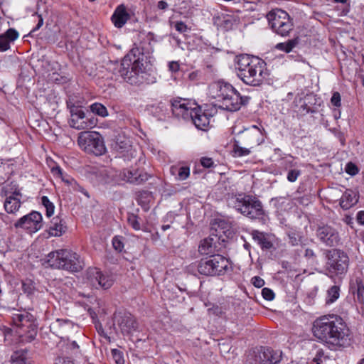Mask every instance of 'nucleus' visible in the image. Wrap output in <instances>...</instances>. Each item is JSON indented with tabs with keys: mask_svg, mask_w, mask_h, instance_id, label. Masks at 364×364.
Segmentation results:
<instances>
[{
	"mask_svg": "<svg viewBox=\"0 0 364 364\" xmlns=\"http://www.w3.org/2000/svg\"><path fill=\"white\" fill-rule=\"evenodd\" d=\"M153 35L148 33L122 60L119 73L128 83L139 85L147 80L150 55L154 50Z\"/></svg>",
	"mask_w": 364,
	"mask_h": 364,
	"instance_id": "nucleus-1",
	"label": "nucleus"
},
{
	"mask_svg": "<svg viewBox=\"0 0 364 364\" xmlns=\"http://www.w3.org/2000/svg\"><path fill=\"white\" fill-rule=\"evenodd\" d=\"M312 331L314 336L330 350H337L350 345V330L338 315L328 314L316 318Z\"/></svg>",
	"mask_w": 364,
	"mask_h": 364,
	"instance_id": "nucleus-2",
	"label": "nucleus"
},
{
	"mask_svg": "<svg viewBox=\"0 0 364 364\" xmlns=\"http://www.w3.org/2000/svg\"><path fill=\"white\" fill-rule=\"evenodd\" d=\"M235 68L238 77L250 86L262 85L267 76L264 61L246 54L237 57Z\"/></svg>",
	"mask_w": 364,
	"mask_h": 364,
	"instance_id": "nucleus-3",
	"label": "nucleus"
},
{
	"mask_svg": "<svg viewBox=\"0 0 364 364\" xmlns=\"http://www.w3.org/2000/svg\"><path fill=\"white\" fill-rule=\"evenodd\" d=\"M231 270L232 266L230 260L219 254L203 258L186 267V271L188 273L193 275L199 274L205 277L223 276Z\"/></svg>",
	"mask_w": 364,
	"mask_h": 364,
	"instance_id": "nucleus-4",
	"label": "nucleus"
},
{
	"mask_svg": "<svg viewBox=\"0 0 364 364\" xmlns=\"http://www.w3.org/2000/svg\"><path fill=\"white\" fill-rule=\"evenodd\" d=\"M227 203L229 207L251 219H259L264 215L261 202L250 196L231 195L228 197Z\"/></svg>",
	"mask_w": 364,
	"mask_h": 364,
	"instance_id": "nucleus-5",
	"label": "nucleus"
},
{
	"mask_svg": "<svg viewBox=\"0 0 364 364\" xmlns=\"http://www.w3.org/2000/svg\"><path fill=\"white\" fill-rule=\"evenodd\" d=\"M79 147L88 154L101 156L106 151L103 137L97 132H82L77 137Z\"/></svg>",
	"mask_w": 364,
	"mask_h": 364,
	"instance_id": "nucleus-6",
	"label": "nucleus"
},
{
	"mask_svg": "<svg viewBox=\"0 0 364 364\" xmlns=\"http://www.w3.org/2000/svg\"><path fill=\"white\" fill-rule=\"evenodd\" d=\"M267 18L272 30L281 36H288L293 30L292 19L284 10L273 9L267 14Z\"/></svg>",
	"mask_w": 364,
	"mask_h": 364,
	"instance_id": "nucleus-7",
	"label": "nucleus"
},
{
	"mask_svg": "<svg viewBox=\"0 0 364 364\" xmlns=\"http://www.w3.org/2000/svg\"><path fill=\"white\" fill-rule=\"evenodd\" d=\"M13 323L17 328L16 333L20 337L24 338L26 341H31L37 334V325L32 315L25 313L14 314Z\"/></svg>",
	"mask_w": 364,
	"mask_h": 364,
	"instance_id": "nucleus-8",
	"label": "nucleus"
},
{
	"mask_svg": "<svg viewBox=\"0 0 364 364\" xmlns=\"http://www.w3.org/2000/svg\"><path fill=\"white\" fill-rule=\"evenodd\" d=\"M282 353L266 347H260L250 351L247 355V364H278Z\"/></svg>",
	"mask_w": 364,
	"mask_h": 364,
	"instance_id": "nucleus-9",
	"label": "nucleus"
},
{
	"mask_svg": "<svg viewBox=\"0 0 364 364\" xmlns=\"http://www.w3.org/2000/svg\"><path fill=\"white\" fill-rule=\"evenodd\" d=\"M97 119L87 117L81 107L70 105V127L76 129H88L97 125Z\"/></svg>",
	"mask_w": 364,
	"mask_h": 364,
	"instance_id": "nucleus-10",
	"label": "nucleus"
},
{
	"mask_svg": "<svg viewBox=\"0 0 364 364\" xmlns=\"http://www.w3.org/2000/svg\"><path fill=\"white\" fill-rule=\"evenodd\" d=\"M43 225V220L41 213L35 210L20 218L14 223V227L16 229H21L31 235L39 231Z\"/></svg>",
	"mask_w": 364,
	"mask_h": 364,
	"instance_id": "nucleus-11",
	"label": "nucleus"
},
{
	"mask_svg": "<svg viewBox=\"0 0 364 364\" xmlns=\"http://www.w3.org/2000/svg\"><path fill=\"white\" fill-rule=\"evenodd\" d=\"M1 196L5 197L4 209L8 213H16L21 207V193L15 184L9 183L2 187Z\"/></svg>",
	"mask_w": 364,
	"mask_h": 364,
	"instance_id": "nucleus-12",
	"label": "nucleus"
},
{
	"mask_svg": "<svg viewBox=\"0 0 364 364\" xmlns=\"http://www.w3.org/2000/svg\"><path fill=\"white\" fill-rule=\"evenodd\" d=\"M87 282L96 289H109L114 282V277L109 272H103L97 268H90L87 272Z\"/></svg>",
	"mask_w": 364,
	"mask_h": 364,
	"instance_id": "nucleus-13",
	"label": "nucleus"
},
{
	"mask_svg": "<svg viewBox=\"0 0 364 364\" xmlns=\"http://www.w3.org/2000/svg\"><path fill=\"white\" fill-rule=\"evenodd\" d=\"M349 258L348 255L338 250L330 252L327 267L329 272L335 274H345L348 268Z\"/></svg>",
	"mask_w": 364,
	"mask_h": 364,
	"instance_id": "nucleus-14",
	"label": "nucleus"
},
{
	"mask_svg": "<svg viewBox=\"0 0 364 364\" xmlns=\"http://www.w3.org/2000/svg\"><path fill=\"white\" fill-rule=\"evenodd\" d=\"M236 139L237 142H241V144L250 148L258 146L264 141L262 131L255 125L239 132Z\"/></svg>",
	"mask_w": 364,
	"mask_h": 364,
	"instance_id": "nucleus-15",
	"label": "nucleus"
},
{
	"mask_svg": "<svg viewBox=\"0 0 364 364\" xmlns=\"http://www.w3.org/2000/svg\"><path fill=\"white\" fill-rule=\"evenodd\" d=\"M198 108V105L195 101L178 98L171 101V110L173 114L177 118H181L186 121H189L191 114L194 109Z\"/></svg>",
	"mask_w": 364,
	"mask_h": 364,
	"instance_id": "nucleus-16",
	"label": "nucleus"
},
{
	"mask_svg": "<svg viewBox=\"0 0 364 364\" xmlns=\"http://www.w3.org/2000/svg\"><path fill=\"white\" fill-rule=\"evenodd\" d=\"M249 100V97L241 96L240 92L233 87L228 95L220 103V107L230 112H235L240 109L242 105L247 104Z\"/></svg>",
	"mask_w": 364,
	"mask_h": 364,
	"instance_id": "nucleus-17",
	"label": "nucleus"
},
{
	"mask_svg": "<svg viewBox=\"0 0 364 364\" xmlns=\"http://www.w3.org/2000/svg\"><path fill=\"white\" fill-rule=\"evenodd\" d=\"M215 112V109L213 107L203 110L198 106V108L194 109V112H192L189 121H191L197 129L205 131L209 127L210 117Z\"/></svg>",
	"mask_w": 364,
	"mask_h": 364,
	"instance_id": "nucleus-18",
	"label": "nucleus"
},
{
	"mask_svg": "<svg viewBox=\"0 0 364 364\" xmlns=\"http://www.w3.org/2000/svg\"><path fill=\"white\" fill-rule=\"evenodd\" d=\"M87 176L94 186L105 185L112 182V171L101 167H90L87 171Z\"/></svg>",
	"mask_w": 364,
	"mask_h": 364,
	"instance_id": "nucleus-19",
	"label": "nucleus"
},
{
	"mask_svg": "<svg viewBox=\"0 0 364 364\" xmlns=\"http://www.w3.org/2000/svg\"><path fill=\"white\" fill-rule=\"evenodd\" d=\"M114 319L119 325L124 335H129L138 328V323L134 317L129 313L117 312L114 314Z\"/></svg>",
	"mask_w": 364,
	"mask_h": 364,
	"instance_id": "nucleus-20",
	"label": "nucleus"
},
{
	"mask_svg": "<svg viewBox=\"0 0 364 364\" xmlns=\"http://www.w3.org/2000/svg\"><path fill=\"white\" fill-rule=\"evenodd\" d=\"M316 235L321 242L329 247L338 245L340 241L338 231L329 225L318 227Z\"/></svg>",
	"mask_w": 364,
	"mask_h": 364,
	"instance_id": "nucleus-21",
	"label": "nucleus"
},
{
	"mask_svg": "<svg viewBox=\"0 0 364 364\" xmlns=\"http://www.w3.org/2000/svg\"><path fill=\"white\" fill-rule=\"evenodd\" d=\"M120 179L127 183L139 185L149 179L146 173L138 169H124L119 173Z\"/></svg>",
	"mask_w": 364,
	"mask_h": 364,
	"instance_id": "nucleus-22",
	"label": "nucleus"
},
{
	"mask_svg": "<svg viewBox=\"0 0 364 364\" xmlns=\"http://www.w3.org/2000/svg\"><path fill=\"white\" fill-rule=\"evenodd\" d=\"M232 88V85L228 82H214L209 86L208 94L210 97L216 99L220 103L228 95Z\"/></svg>",
	"mask_w": 364,
	"mask_h": 364,
	"instance_id": "nucleus-23",
	"label": "nucleus"
},
{
	"mask_svg": "<svg viewBox=\"0 0 364 364\" xmlns=\"http://www.w3.org/2000/svg\"><path fill=\"white\" fill-rule=\"evenodd\" d=\"M68 260V251L60 250L50 252L45 261L48 266L57 269H65Z\"/></svg>",
	"mask_w": 364,
	"mask_h": 364,
	"instance_id": "nucleus-24",
	"label": "nucleus"
},
{
	"mask_svg": "<svg viewBox=\"0 0 364 364\" xmlns=\"http://www.w3.org/2000/svg\"><path fill=\"white\" fill-rule=\"evenodd\" d=\"M130 16L124 5L118 6L114 11L111 20L117 28H122L129 19Z\"/></svg>",
	"mask_w": 364,
	"mask_h": 364,
	"instance_id": "nucleus-25",
	"label": "nucleus"
},
{
	"mask_svg": "<svg viewBox=\"0 0 364 364\" xmlns=\"http://www.w3.org/2000/svg\"><path fill=\"white\" fill-rule=\"evenodd\" d=\"M215 24L218 26L228 31L232 28L237 23V18L235 16L222 14L214 18Z\"/></svg>",
	"mask_w": 364,
	"mask_h": 364,
	"instance_id": "nucleus-26",
	"label": "nucleus"
},
{
	"mask_svg": "<svg viewBox=\"0 0 364 364\" xmlns=\"http://www.w3.org/2000/svg\"><path fill=\"white\" fill-rule=\"evenodd\" d=\"M18 36V33L14 28H9L4 34L0 35V52L9 50L10 43L17 39Z\"/></svg>",
	"mask_w": 364,
	"mask_h": 364,
	"instance_id": "nucleus-27",
	"label": "nucleus"
},
{
	"mask_svg": "<svg viewBox=\"0 0 364 364\" xmlns=\"http://www.w3.org/2000/svg\"><path fill=\"white\" fill-rule=\"evenodd\" d=\"M86 359L83 355L80 345L76 341L70 343V363L81 364L85 363Z\"/></svg>",
	"mask_w": 364,
	"mask_h": 364,
	"instance_id": "nucleus-28",
	"label": "nucleus"
},
{
	"mask_svg": "<svg viewBox=\"0 0 364 364\" xmlns=\"http://www.w3.org/2000/svg\"><path fill=\"white\" fill-rule=\"evenodd\" d=\"M251 235L253 240L256 242L262 250H269L272 247L273 244L267 234L255 230L251 232Z\"/></svg>",
	"mask_w": 364,
	"mask_h": 364,
	"instance_id": "nucleus-29",
	"label": "nucleus"
},
{
	"mask_svg": "<svg viewBox=\"0 0 364 364\" xmlns=\"http://www.w3.org/2000/svg\"><path fill=\"white\" fill-rule=\"evenodd\" d=\"M217 242L213 237H207L200 241L198 251L201 255H215L217 251Z\"/></svg>",
	"mask_w": 364,
	"mask_h": 364,
	"instance_id": "nucleus-30",
	"label": "nucleus"
},
{
	"mask_svg": "<svg viewBox=\"0 0 364 364\" xmlns=\"http://www.w3.org/2000/svg\"><path fill=\"white\" fill-rule=\"evenodd\" d=\"M358 201V197L352 190H346L340 200V205L344 210H348L355 205Z\"/></svg>",
	"mask_w": 364,
	"mask_h": 364,
	"instance_id": "nucleus-31",
	"label": "nucleus"
},
{
	"mask_svg": "<svg viewBox=\"0 0 364 364\" xmlns=\"http://www.w3.org/2000/svg\"><path fill=\"white\" fill-rule=\"evenodd\" d=\"M170 173L175 176L176 181H184L190 176V168L186 166H172L170 168Z\"/></svg>",
	"mask_w": 364,
	"mask_h": 364,
	"instance_id": "nucleus-32",
	"label": "nucleus"
},
{
	"mask_svg": "<svg viewBox=\"0 0 364 364\" xmlns=\"http://www.w3.org/2000/svg\"><path fill=\"white\" fill-rule=\"evenodd\" d=\"M83 262L76 252H70V272H79L82 269Z\"/></svg>",
	"mask_w": 364,
	"mask_h": 364,
	"instance_id": "nucleus-33",
	"label": "nucleus"
},
{
	"mask_svg": "<svg viewBox=\"0 0 364 364\" xmlns=\"http://www.w3.org/2000/svg\"><path fill=\"white\" fill-rule=\"evenodd\" d=\"M64 232V228L59 218H53L52 225L49 228L48 234L50 236L58 237Z\"/></svg>",
	"mask_w": 364,
	"mask_h": 364,
	"instance_id": "nucleus-34",
	"label": "nucleus"
},
{
	"mask_svg": "<svg viewBox=\"0 0 364 364\" xmlns=\"http://www.w3.org/2000/svg\"><path fill=\"white\" fill-rule=\"evenodd\" d=\"M340 296V287L336 285L331 287L327 291L326 304L331 305L333 304Z\"/></svg>",
	"mask_w": 364,
	"mask_h": 364,
	"instance_id": "nucleus-35",
	"label": "nucleus"
},
{
	"mask_svg": "<svg viewBox=\"0 0 364 364\" xmlns=\"http://www.w3.org/2000/svg\"><path fill=\"white\" fill-rule=\"evenodd\" d=\"M243 145L241 142H237V139L234 140L233 149L232 151L234 153V156L237 157H241L247 156L250 154V149L249 146L243 147Z\"/></svg>",
	"mask_w": 364,
	"mask_h": 364,
	"instance_id": "nucleus-36",
	"label": "nucleus"
},
{
	"mask_svg": "<svg viewBox=\"0 0 364 364\" xmlns=\"http://www.w3.org/2000/svg\"><path fill=\"white\" fill-rule=\"evenodd\" d=\"M13 364H31V361L27 357V352L19 350L15 352L11 356Z\"/></svg>",
	"mask_w": 364,
	"mask_h": 364,
	"instance_id": "nucleus-37",
	"label": "nucleus"
},
{
	"mask_svg": "<svg viewBox=\"0 0 364 364\" xmlns=\"http://www.w3.org/2000/svg\"><path fill=\"white\" fill-rule=\"evenodd\" d=\"M299 43V38H295L284 43H279L276 45V48L286 53L291 52Z\"/></svg>",
	"mask_w": 364,
	"mask_h": 364,
	"instance_id": "nucleus-38",
	"label": "nucleus"
},
{
	"mask_svg": "<svg viewBox=\"0 0 364 364\" xmlns=\"http://www.w3.org/2000/svg\"><path fill=\"white\" fill-rule=\"evenodd\" d=\"M90 110L95 114L105 117L108 116V111L105 106L101 103L95 102L90 105Z\"/></svg>",
	"mask_w": 364,
	"mask_h": 364,
	"instance_id": "nucleus-39",
	"label": "nucleus"
},
{
	"mask_svg": "<svg viewBox=\"0 0 364 364\" xmlns=\"http://www.w3.org/2000/svg\"><path fill=\"white\" fill-rule=\"evenodd\" d=\"M41 204L46 208V215L48 218L51 217L54 214L55 206L47 196H43L41 199Z\"/></svg>",
	"mask_w": 364,
	"mask_h": 364,
	"instance_id": "nucleus-40",
	"label": "nucleus"
},
{
	"mask_svg": "<svg viewBox=\"0 0 364 364\" xmlns=\"http://www.w3.org/2000/svg\"><path fill=\"white\" fill-rule=\"evenodd\" d=\"M294 160L295 158L293 156L288 154L285 156V158H282L280 164L286 169L295 168L297 166V164Z\"/></svg>",
	"mask_w": 364,
	"mask_h": 364,
	"instance_id": "nucleus-41",
	"label": "nucleus"
},
{
	"mask_svg": "<svg viewBox=\"0 0 364 364\" xmlns=\"http://www.w3.org/2000/svg\"><path fill=\"white\" fill-rule=\"evenodd\" d=\"M124 238L122 236H114L112 240L113 248L118 252H122L124 247Z\"/></svg>",
	"mask_w": 364,
	"mask_h": 364,
	"instance_id": "nucleus-42",
	"label": "nucleus"
},
{
	"mask_svg": "<svg viewBox=\"0 0 364 364\" xmlns=\"http://www.w3.org/2000/svg\"><path fill=\"white\" fill-rule=\"evenodd\" d=\"M289 242L292 246L299 245L301 242L302 236L299 232H291L288 234Z\"/></svg>",
	"mask_w": 364,
	"mask_h": 364,
	"instance_id": "nucleus-43",
	"label": "nucleus"
},
{
	"mask_svg": "<svg viewBox=\"0 0 364 364\" xmlns=\"http://www.w3.org/2000/svg\"><path fill=\"white\" fill-rule=\"evenodd\" d=\"M127 221L129 225L135 230H141V225L139 218L134 215L131 214L128 216Z\"/></svg>",
	"mask_w": 364,
	"mask_h": 364,
	"instance_id": "nucleus-44",
	"label": "nucleus"
},
{
	"mask_svg": "<svg viewBox=\"0 0 364 364\" xmlns=\"http://www.w3.org/2000/svg\"><path fill=\"white\" fill-rule=\"evenodd\" d=\"M112 355L116 364H124V359L122 352L117 349L112 350Z\"/></svg>",
	"mask_w": 364,
	"mask_h": 364,
	"instance_id": "nucleus-45",
	"label": "nucleus"
},
{
	"mask_svg": "<svg viewBox=\"0 0 364 364\" xmlns=\"http://www.w3.org/2000/svg\"><path fill=\"white\" fill-rule=\"evenodd\" d=\"M301 175V171L298 169H291L288 171L287 178V180L291 182H295L298 177Z\"/></svg>",
	"mask_w": 364,
	"mask_h": 364,
	"instance_id": "nucleus-46",
	"label": "nucleus"
},
{
	"mask_svg": "<svg viewBox=\"0 0 364 364\" xmlns=\"http://www.w3.org/2000/svg\"><path fill=\"white\" fill-rule=\"evenodd\" d=\"M262 295L263 298L267 301H272L274 298V291L269 288L262 289Z\"/></svg>",
	"mask_w": 364,
	"mask_h": 364,
	"instance_id": "nucleus-47",
	"label": "nucleus"
},
{
	"mask_svg": "<svg viewBox=\"0 0 364 364\" xmlns=\"http://www.w3.org/2000/svg\"><path fill=\"white\" fill-rule=\"evenodd\" d=\"M346 171L347 173L351 176H355V174L358 173V167L354 164L348 163L346 164Z\"/></svg>",
	"mask_w": 364,
	"mask_h": 364,
	"instance_id": "nucleus-48",
	"label": "nucleus"
},
{
	"mask_svg": "<svg viewBox=\"0 0 364 364\" xmlns=\"http://www.w3.org/2000/svg\"><path fill=\"white\" fill-rule=\"evenodd\" d=\"M201 165L206 168L213 167L215 166L214 161L211 158L202 157L200 159Z\"/></svg>",
	"mask_w": 364,
	"mask_h": 364,
	"instance_id": "nucleus-49",
	"label": "nucleus"
},
{
	"mask_svg": "<svg viewBox=\"0 0 364 364\" xmlns=\"http://www.w3.org/2000/svg\"><path fill=\"white\" fill-rule=\"evenodd\" d=\"M69 184L70 186H71L75 191H80L84 193L85 196H88L87 191H85V189L82 187H81L79 184H77V183L74 179H70Z\"/></svg>",
	"mask_w": 364,
	"mask_h": 364,
	"instance_id": "nucleus-50",
	"label": "nucleus"
},
{
	"mask_svg": "<svg viewBox=\"0 0 364 364\" xmlns=\"http://www.w3.org/2000/svg\"><path fill=\"white\" fill-rule=\"evenodd\" d=\"M51 172L54 176H56L62 180H64L63 177L62 168L59 166L55 165L53 166L51 168Z\"/></svg>",
	"mask_w": 364,
	"mask_h": 364,
	"instance_id": "nucleus-51",
	"label": "nucleus"
},
{
	"mask_svg": "<svg viewBox=\"0 0 364 364\" xmlns=\"http://www.w3.org/2000/svg\"><path fill=\"white\" fill-rule=\"evenodd\" d=\"M331 102L333 105L335 107H340L341 106V95L338 92H336L333 94Z\"/></svg>",
	"mask_w": 364,
	"mask_h": 364,
	"instance_id": "nucleus-52",
	"label": "nucleus"
},
{
	"mask_svg": "<svg viewBox=\"0 0 364 364\" xmlns=\"http://www.w3.org/2000/svg\"><path fill=\"white\" fill-rule=\"evenodd\" d=\"M175 28L180 33H185L188 31L187 26L182 21H177L175 24Z\"/></svg>",
	"mask_w": 364,
	"mask_h": 364,
	"instance_id": "nucleus-53",
	"label": "nucleus"
},
{
	"mask_svg": "<svg viewBox=\"0 0 364 364\" xmlns=\"http://www.w3.org/2000/svg\"><path fill=\"white\" fill-rule=\"evenodd\" d=\"M252 282L253 285L257 288H260V287H263L264 284V281L259 277H254L252 279Z\"/></svg>",
	"mask_w": 364,
	"mask_h": 364,
	"instance_id": "nucleus-54",
	"label": "nucleus"
},
{
	"mask_svg": "<svg viewBox=\"0 0 364 364\" xmlns=\"http://www.w3.org/2000/svg\"><path fill=\"white\" fill-rule=\"evenodd\" d=\"M180 68L179 63L177 61H171L168 63V69L172 73L178 71Z\"/></svg>",
	"mask_w": 364,
	"mask_h": 364,
	"instance_id": "nucleus-55",
	"label": "nucleus"
},
{
	"mask_svg": "<svg viewBox=\"0 0 364 364\" xmlns=\"http://www.w3.org/2000/svg\"><path fill=\"white\" fill-rule=\"evenodd\" d=\"M274 154L279 161H282V158H285V156L288 154H284L279 148H275L274 149Z\"/></svg>",
	"mask_w": 364,
	"mask_h": 364,
	"instance_id": "nucleus-56",
	"label": "nucleus"
},
{
	"mask_svg": "<svg viewBox=\"0 0 364 364\" xmlns=\"http://www.w3.org/2000/svg\"><path fill=\"white\" fill-rule=\"evenodd\" d=\"M217 224L219 228H221V229H228L230 228V223L224 220L219 219L217 222Z\"/></svg>",
	"mask_w": 364,
	"mask_h": 364,
	"instance_id": "nucleus-57",
	"label": "nucleus"
},
{
	"mask_svg": "<svg viewBox=\"0 0 364 364\" xmlns=\"http://www.w3.org/2000/svg\"><path fill=\"white\" fill-rule=\"evenodd\" d=\"M168 6V4L164 0L159 1L157 4V8L160 10H166Z\"/></svg>",
	"mask_w": 364,
	"mask_h": 364,
	"instance_id": "nucleus-58",
	"label": "nucleus"
},
{
	"mask_svg": "<svg viewBox=\"0 0 364 364\" xmlns=\"http://www.w3.org/2000/svg\"><path fill=\"white\" fill-rule=\"evenodd\" d=\"M55 364H68V362L66 357L59 355L56 358Z\"/></svg>",
	"mask_w": 364,
	"mask_h": 364,
	"instance_id": "nucleus-59",
	"label": "nucleus"
},
{
	"mask_svg": "<svg viewBox=\"0 0 364 364\" xmlns=\"http://www.w3.org/2000/svg\"><path fill=\"white\" fill-rule=\"evenodd\" d=\"M357 221L361 225H364V211H360L357 214Z\"/></svg>",
	"mask_w": 364,
	"mask_h": 364,
	"instance_id": "nucleus-60",
	"label": "nucleus"
},
{
	"mask_svg": "<svg viewBox=\"0 0 364 364\" xmlns=\"http://www.w3.org/2000/svg\"><path fill=\"white\" fill-rule=\"evenodd\" d=\"M37 16L38 18V23H37L36 28L33 29V31L38 30L43 24V19L42 16L41 15H37Z\"/></svg>",
	"mask_w": 364,
	"mask_h": 364,
	"instance_id": "nucleus-61",
	"label": "nucleus"
},
{
	"mask_svg": "<svg viewBox=\"0 0 364 364\" xmlns=\"http://www.w3.org/2000/svg\"><path fill=\"white\" fill-rule=\"evenodd\" d=\"M305 256L308 258H311L315 256V254L311 249H306L305 250Z\"/></svg>",
	"mask_w": 364,
	"mask_h": 364,
	"instance_id": "nucleus-62",
	"label": "nucleus"
},
{
	"mask_svg": "<svg viewBox=\"0 0 364 364\" xmlns=\"http://www.w3.org/2000/svg\"><path fill=\"white\" fill-rule=\"evenodd\" d=\"M319 354H320V353H318L316 356L313 360V363H314L315 364H321V363L320 361V358L318 357Z\"/></svg>",
	"mask_w": 364,
	"mask_h": 364,
	"instance_id": "nucleus-63",
	"label": "nucleus"
},
{
	"mask_svg": "<svg viewBox=\"0 0 364 364\" xmlns=\"http://www.w3.org/2000/svg\"><path fill=\"white\" fill-rule=\"evenodd\" d=\"M170 228V225H162L161 227V229L164 230V231H166V230L169 229Z\"/></svg>",
	"mask_w": 364,
	"mask_h": 364,
	"instance_id": "nucleus-64",
	"label": "nucleus"
}]
</instances>
